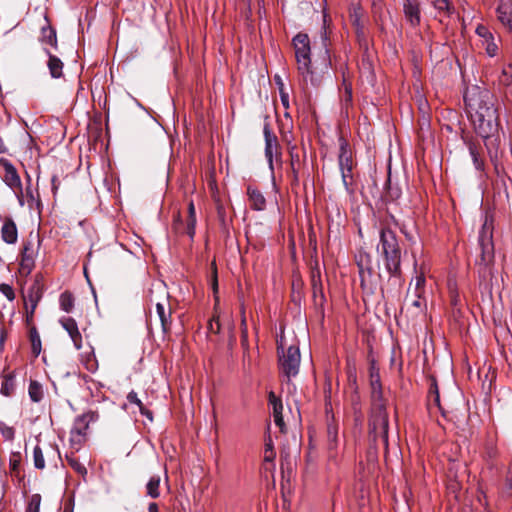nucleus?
<instances>
[{
    "instance_id": "obj_1",
    "label": "nucleus",
    "mask_w": 512,
    "mask_h": 512,
    "mask_svg": "<svg viewBox=\"0 0 512 512\" xmlns=\"http://www.w3.org/2000/svg\"><path fill=\"white\" fill-rule=\"evenodd\" d=\"M468 113L476 133L483 139L492 161L499 155V116L494 95L480 87L473 86L464 94Z\"/></svg>"
},
{
    "instance_id": "obj_2",
    "label": "nucleus",
    "mask_w": 512,
    "mask_h": 512,
    "mask_svg": "<svg viewBox=\"0 0 512 512\" xmlns=\"http://www.w3.org/2000/svg\"><path fill=\"white\" fill-rule=\"evenodd\" d=\"M292 43L299 73L306 82L309 80L312 85H317L318 81L314 75L317 72L324 73L328 71L330 66L329 38L326 29L321 30L319 42H314V47H319V61L315 60L313 64L310 57L311 47L308 35L298 33L293 38Z\"/></svg>"
},
{
    "instance_id": "obj_3",
    "label": "nucleus",
    "mask_w": 512,
    "mask_h": 512,
    "mask_svg": "<svg viewBox=\"0 0 512 512\" xmlns=\"http://www.w3.org/2000/svg\"><path fill=\"white\" fill-rule=\"evenodd\" d=\"M377 251L384 259L386 270L391 275H397L400 272L401 249L392 230L388 228L381 229Z\"/></svg>"
},
{
    "instance_id": "obj_4",
    "label": "nucleus",
    "mask_w": 512,
    "mask_h": 512,
    "mask_svg": "<svg viewBox=\"0 0 512 512\" xmlns=\"http://www.w3.org/2000/svg\"><path fill=\"white\" fill-rule=\"evenodd\" d=\"M370 437L376 447L378 439H380L385 447L388 445V414L383 399L379 397L373 402L372 413L370 419Z\"/></svg>"
},
{
    "instance_id": "obj_5",
    "label": "nucleus",
    "mask_w": 512,
    "mask_h": 512,
    "mask_svg": "<svg viewBox=\"0 0 512 512\" xmlns=\"http://www.w3.org/2000/svg\"><path fill=\"white\" fill-rule=\"evenodd\" d=\"M279 368L281 373L287 378V384L299 373L301 355L297 346L291 345L285 349L282 343L278 344Z\"/></svg>"
},
{
    "instance_id": "obj_6",
    "label": "nucleus",
    "mask_w": 512,
    "mask_h": 512,
    "mask_svg": "<svg viewBox=\"0 0 512 512\" xmlns=\"http://www.w3.org/2000/svg\"><path fill=\"white\" fill-rule=\"evenodd\" d=\"M339 168L341 172L343 186L347 193L352 194L353 189V160L351 151L347 147L346 142L340 145Z\"/></svg>"
},
{
    "instance_id": "obj_7",
    "label": "nucleus",
    "mask_w": 512,
    "mask_h": 512,
    "mask_svg": "<svg viewBox=\"0 0 512 512\" xmlns=\"http://www.w3.org/2000/svg\"><path fill=\"white\" fill-rule=\"evenodd\" d=\"M0 166L4 170L2 179L16 194L22 193V182L15 166L6 158H0Z\"/></svg>"
},
{
    "instance_id": "obj_8",
    "label": "nucleus",
    "mask_w": 512,
    "mask_h": 512,
    "mask_svg": "<svg viewBox=\"0 0 512 512\" xmlns=\"http://www.w3.org/2000/svg\"><path fill=\"white\" fill-rule=\"evenodd\" d=\"M492 231L491 227L488 225L487 220L483 224L482 230L479 236V242L482 249V262L487 265L491 258L493 252V245L491 242Z\"/></svg>"
},
{
    "instance_id": "obj_9",
    "label": "nucleus",
    "mask_w": 512,
    "mask_h": 512,
    "mask_svg": "<svg viewBox=\"0 0 512 512\" xmlns=\"http://www.w3.org/2000/svg\"><path fill=\"white\" fill-rule=\"evenodd\" d=\"M263 134L265 138V157L268 161L269 168L273 170V155L277 152L278 140L267 122L264 124Z\"/></svg>"
},
{
    "instance_id": "obj_10",
    "label": "nucleus",
    "mask_w": 512,
    "mask_h": 512,
    "mask_svg": "<svg viewBox=\"0 0 512 512\" xmlns=\"http://www.w3.org/2000/svg\"><path fill=\"white\" fill-rule=\"evenodd\" d=\"M62 327L68 332L70 338L76 349L82 347V336L79 332L76 321L71 317H64L60 319Z\"/></svg>"
},
{
    "instance_id": "obj_11",
    "label": "nucleus",
    "mask_w": 512,
    "mask_h": 512,
    "mask_svg": "<svg viewBox=\"0 0 512 512\" xmlns=\"http://www.w3.org/2000/svg\"><path fill=\"white\" fill-rule=\"evenodd\" d=\"M403 9L406 19L412 26L420 24V9L416 0H404Z\"/></svg>"
},
{
    "instance_id": "obj_12",
    "label": "nucleus",
    "mask_w": 512,
    "mask_h": 512,
    "mask_svg": "<svg viewBox=\"0 0 512 512\" xmlns=\"http://www.w3.org/2000/svg\"><path fill=\"white\" fill-rule=\"evenodd\" d=\"M499 21L512 29V0H500L497 8Z\"/></svg>"
},
{
    "instance_id": "obj_13",
    "label": "nucleus",
    "mask_w": 512,
    "mask_h": 512,
    "mask_svg": "<svg viewBox=\"0 0 512 512\" xmlns=\"http://www.w3.org/2000/svg\"><path fill=\"white\" fill-rule=\"evenodd\" d=\"M2 240L7 244H14L18 238L16 224L12 219H6L1 228Z\"/></svg>"
},
{
    "instance_id": "obj_14",
    "label": "nucleus",
    "mask_w": 512,
    "mask_h": 512,
    "mask_svg": "<svg viewBox=\"0 0 512 512\" xmlns=\"http://www.w3.org/2000/svg\"><path fill=\"white\" fill-rule=\"evenodd\" d=\"M247 194L249 197L251 208L257 211H262L265 209L266 200L259 190L249 186L247 189Z\"/></svg>"
},
{
    "instance_id": "obj_15",
    "label": "nucleus",
    "mask_w": 512,
    "mask_h": 512,
    "mask_svg": "<svg viewBox=\"0 0 512 512\" xmlns=\"http://www.w3.org/2000/svg\"><path fill=\"white\" fill-rule=\"evenodd\" d=\"M48 55V62L47 66L50 72V75L52 78H60L63 73V62L53 54H51L49 51H47Z\"/></svg>"
},
{
    "instance_id": "obj_16",
    "label": "nucleus",
    "mask_w": 512,
    "mask_h": 512,
    "mask_svg": "<svg viewBox=\"0 0 512 512\" xmlns=\"http://www.w3.org/2000/svg\"><path fill=\"white\" fill-rule=\"evenodd\" d=\"M433 6L438 12L437 17L440 22H443L444 19L448 18L453 10L448 0H433Z\"/></svg>"
},
{
    "instance_id": "obj_17",
    "label": "nucleus",
    "mask_w": 512,
    "mask_h": 512,
    "mask_svg": "<svg viewBox=\"0 0 512 512\" xmlns=\"http://www.w3.org/2000/svg\"><path fill=\"white\" fill-rule=\"evenodd\" d=\"M88 428V422L84 416L78 417L75 420L73 428L71 430V434L73 436V440L80 441V438L86 434V430Z\"/></svg>"
},
{
    "instance_id": "obj_18",
    "label": "nucleus",
    "mask_w": 512,
    "mask_h": 512,
    "mask_svg": "<svg viewBox=\"0 0 512 512\" xmlns=\"http://www.w3.org/2000/svg\"><path fill=\"white\" fill-rule=\"evenodd\" d=\"M15 389L14 376L12 374L5 375L1 382L0 392L2 395L11 396Z\"/></svg>"
},
{
    "instance_id": "obj_19",
    "label": "nucleus",
    "mask_w": 512,
    "mask_h": 512,
    "mask_svg": "<svg viewBox=\"0 0 512 512\" xmlns=\"http://www.w3.org/2000/svg\"><path fill=\"white\" fill-rule=\"evenodd\" d=\"M127 400L129 403L137 405L142 415L146 416L150 420L153 419L152 413L144 407L142 401L139 399L135 391H131L130 393H128Z\"/></svg>"
},
{
    "instance_id": "obj_20",
    "label": "nucleus",
    "mask_w": 512,
    "mask_h": 512,
    "mask_svg": "<svg viewBox=\"0 0 512 512\" xmlns=\"http://www.w3.org/2000/svg\"><path fill=\"white\" fill-rule=\"evenodd\" d=\"M159 485L160 477L158 475L152 476L146 485L147 495L151 498H158L160 495Z\"/></svg>"
},
{
    "instance_id": "obj_21",
    "label": "nucleus",
    "mask_w": 512,
    "mask_h": 512,
    "mask_svg": "<svg viewBox=\"0 0 512 512\" xmlns=\"http://www.w3.org/2000/svg\"><path fill=\"white\" fill-rule=\"evenodd\" d=\"M74 306V298L69 292H64L60 296V307L63 311L69 313Z\"/></svg>"
},
{
    "instance_id": "obj_22",
    "label": "nucleus",
    "mask_w": 512,
    "mask_h": 512,
    "mask_svg": "<svg viewBox=\"0 0 512 512\" xmlns=\"http://www.w3.org/2000/svg\"><path fill=\"white\" fill-rule=\"evenodd\" d=\"M371 386H372L373 402H375V400H378L379 396L382 399V395H381V391H380L379 375L377 373H374V371L371 372Z\"/></svg>"
},
{
    "instance_id": "obj_23",
    "label": "nucleus",
    "mask_w": 512,
    "mask_h": 512,
    "mask_svg": "<svg viewBox=\"0 0 512 512\" xmlns=\"http://www.w3.org/2000/svg\"><path fill=\"white\" fill-rule=\"evenodd\" d=\"M28 392L33 402H39L42 399V388L36 381L30 383Z\"/></svg>"
},
{
    "instance_id": "obj_24",
    "label": "nucleus",
    "mask_w": 512,
    "mask_h": 512,
    "mask_svg": "<svg viewBox=\"0 0 512 512\" xmlns=\"http://www.w3.org/2000/svg\"><path fill=\"white\" fill-rule=\"evenodd\" d=\"M33 462H34L35 468L40 469V470L45 468V460H44L43 451H42L41 447L38 445H36L33 450Z\"/></svg>"
},
{
    "instance_id": "obj_25",
    "label": "nucleus",
    "mask_w": 512,
    "mask_h": 512,
    "mask_svg": "<svg viewBox=\"0 0 512 512\" xmlns=\"http://www.w3.org/2000/svg\"><path fill=\"white\" fill-rule=\"evenodd\" d=\"M156 311L160 318L163 330H166L168 326V319L170 317V311L166 313L164 305L159 302L156 304Z\"/></svg>"
},
{
    "instance_id": "obj_26",
    "label": "nucleus",
    "mask_w": 512,
    "mask_h": 512,
    "mask_svg": "<svg viewBox=\"0 0 512 512\" xmlns=\"http://www.w3.org/2000/svg\"><path fill=\"white\" fill-rule=\"evenodd\" d=\"M290 156H291V170H292L293 181L298 182L297 166L300 164V158H299L298 153L294 152V148L291 149Z\"/></svg>"
},
{
    "instance_id": "obj_27",
    "label": "nucleus",
    "mask_w": 512,
    "mask_h": 512,
    "mask_svg": "<svg viewBox=\"0 0 512 512\" xmlns=\"http://www.w3.org/2000/svg\"><path fill=\"white\" fill-rule=\"evenodd\" d=\"M41 298V288L40 286L35 283L30 289H29V300L32 303V309H34L37 305V302Z\"/></svg>"
},
{
    "instance_id": "obj_28",
    "label": "nucleus",
    "mask_w": 512,
    "mask_h": 512,
    "mask_svg": "<svg viewBox=\"0 0 512 512\" xmlns=\"http://www.w3.org/2000/svg\"><path fill=\"white\" fill-rule=\"evenodd\" d=\"M28 251L29 247L25 246L21 259V268L23 270L27 269L30 271L31 267L33 266V258L28 254Z\"/></svg>"
},
{
    "instance_id": "obj_29",
    "label": "nucleus",
    "mask_w": 512,
    "mask_h": 512,
    "mask_svg": "<svg viewBox=\"0 0 512 512\" xmlns=\"http://www.w3.org/2000/svg\"><path fill=\"white\" fill-rule=\"evenodd\" d=\"M425 284V277L423 274L417 275L415 277V286H414V296L420 297L423 293V287Z\"/></svg>"
},
{
    "instance_id": "obj_30",
    "label": "nucleus",
    "mask_w": 512,
    "mask_h": 512,
    "mask_svg": "<svg viewBox=\"0 0 512 512\" xmlns=\"http://www.w3.org/2000/svg\"><path fill=\"white\" fill-rule=\"evenodd\" d=\"M0 431H1V434L2 436L8 440V441H12L14 439V428L7 425L6 423L4 422H0Z\"/></svg>"
},
{
    "instance_id": "obj_31",
    "label": "nucleus",
    "mask_w": 512,
    "mask_h": 512,
    "mask_svg": "<svg viewBox=\"0 0 512 512\" xmlns=\"http://www.w3.org/2000/svg\"><path fill=\"white\" fill-rule=\"evenodd\" d=\"M500 82L504 85L512 83V62L503 69L502 75L500 76Z\"/></svg>"
},
{
    "instance_id": "obj_32",
    "label": "nucleus",
    "mask_w": 512,
    "mask_h": 512,
    "mask_svg": "<svg viewBox=\"0 0 512 512\" xmlns=\"http://www.w3.org/2000/svg\"><path fill=\"white\" fill-rule=\"evenodd\" d=\"M429 393H430V396L433 398V402L440 408H441V405H440V396H439V391H438V385L436 383V381L433 379L432 382H431V385H430V388H429Z\"/></svg>"
},
{
    "instance_id": "obj_33",
    "label": "nucleus",
    "mask_w": 512,
    "mask_h": 512,
    "mask_svg": "<svg viewBox=\"0 0 512 512\" xmlns=\"http://www.w3.org/2000/svg\"><path fill=\"white\" fill-rule=\"evenodd\" d=\"M275 458V452L273 450L272 440L269 438L265 443L264 460L273 461Z\"/></svg>"
},
{
    "instance_id": "obj_34",
    "label": "nucleus",
    "mask_w": 512,
    "mask_h": 512,
    "mask_svg": "<svg viewBox=\"0 0 512 512\" xmlns=\"http://www.w3.org/2000/svg\"><path fill=\"white\" fill-rule=\"evenodd\" d=\"M43 37L49 44L56 46V32L53 29H43Z\"/></svg>"
},
{
    "instance_id": "obj_35",
    "label": "nucleus",
    "mask_w": 512,
    "mask_h": 512,
    "mask_svg": "<svg viewBox=\"0 0 512 512\" xmlns=\"http://www.w3.org/2000/svg\"><path fill=\"white\" fill-rule=\"evenodd\" d=\"M469 152H470V155H471V157L473 159V163H474L476 169H481L482 161L480 160L479 154H478V152L476 150V147L473 144H471L469 146Z\"/></svg>"
},
{
    "instance_id": "obj_36",
    "label": "nucleus",
    "mask_w": 512,
    "mask_h": 512,
    "mask_svg": "<svg viewBox=\"0 0 512 512\" xmlns=\"http://www.w3.org/2000/svg\"><path fill=\"white\" fill-rule=\"evenodd\" d=\"M31 341H32L33 352L37 356V355H39V353L41 351V341H40L39 335L36 332L34 334H32Z\"/></svg>"
},
{
    "instance_id": "obj_37",
    "label": "nucleus",
    "mask_w": 512,
    "mask_h": 512,
    "mask_svg": "<svg viewBox=\"0 0 512 512\" xmlns=\"http://www.w3.org/2000/svg\"><path fill=\"white\" fill-rule=\"evenodd\" d=\"M0 291L6 296V298L12 301L15 298L14 291L11 286L7 284L0 285Z\"/></svg>"
},
{
    "instance_id": "obj_38",
    "label": "nucleus",
    "mask_w": 512,
    "mask_h": 512,
    "mask_svg": "<svg viewBox=\"0 0 512 512\" xmlns=\"http://www.w3.org/2000/svg\"><path fill=\"white\" fill-rule=\"evenodd\" d=\"M406 303L407 305H411V306H414L416 308H421L422 306V300H421V296L420 297H415L413 295V298L410 297V290L408 291V295L406 297Z\"/></svg>"
},
{
    "instance_id": "obj_39",
    "label": "nucleus",
    "mask_w": 512,
    "mask_h": 512,
    "mask_svg": "<svg viewBox=\"0 0 512 512\" xmlns=\"http://www.w3.org/2000/svg\"><path fill=\"white\" fill-rule=\"evenodd\" d=\"M195 224H196V218L192 217V219L188 220V227H187V233L192 238L195 233Z\"/></svg>"
},
{
    "instance_id": "obj_40",
    "label": "nucleus",
    "mask_w": 512,
    "mask_h": 512,
    "mask_svg": "<svg viewBox=\"0 0 512 512\" xmlns=\"http://www.w3.org/2000/svg\"><path fill=\"white\" fill-rule=\"evenodd\" d=\"M272 407H273V417L282 415V410H283L282 402H277L276 404L272 405Z\"/></svg>"
},
{
    "instance_id": "obj_41",
    "label": "nucleus",
    "mask_w": 512,
    "mask_h": 512,
    "mask_svg": "<svg viewBox=\"0 0 512 512\" xmlns=\"http://www.w3.org/2000/svg\"><path fill=\"white\" fill-rule=\"evenodd\" d=\"M274 418V422L275 424L280 428V430L282 432H284L285 430V424H284V421H283V416H275L273 417Z\"/></svg>"
},
{
    "instance_id": "obj_42",
    "label": "nucleus",
    "mask_w": 512,
    "mask_h": 512,
    "mask_svg": "<svg viewBox=\"0 0 512 512\" xmlns=\"http://www.w3.org/2000/svg\"><path fill=\"white\" fill-rule=\"evenodd\" d=\"M71 465H72V466H73V468H74L76 471H78L79 473H81V474L86 473V468H85L82 464H80V463H78V462L73 461V462H71Z\"/></svg>"
},
{
    "instance_id": "obj_43",
    "label": "nucleus",
    "mask_w": 512,
    "mask_h": 512,
    "mask_svg": "<svg viewBox=\"0 0 512 512\" xmlns=\"http://www.w3.org/2000/svg\"><path fill=\"white\" fill-rule=\"evenodd\" d=\"M476 32L481 37H486V36L489 35V31L487 30V28L485 26H482V25L477 27Z\"/></svg>"
},
{
    "instance_id": "obj_44",
    "label": "nucleus",
    "mask_w": 512,
    "mask_h": 512,
    "mask_svg": "<svg viewBox=\"0 0 512 512\" xmlns=\"http://www.w3.org/2000/svg\"><path fill=\"white\" fill-rule=\"evenodd\" d=\"M280 97H281V101H282V104L285 106V107H288V93H286L284 91V89L280 88Z\"/></svg>"
},
{
    "instance_id": "obj_45",
    "label": "nucleus",
    "mask_w": 512,
    "mask_h": 512,
    "mask_svg": "<svg viewBox=\"0 0 512 512\" xmlns=\"http://www.w3.org/2000/svg\"><path fill=\"white\" fill-rule=\"evenodd\" d=\"M269 402L271 405H274L277 402H281V400L275 396L274 392H270L269 393Z\"/></svg>"
},
{
    "instance_id": "obj_46",
    "label": "nucleus",
    "mask_w": 512,
    "mask_h": 512,
    "mask_svg": "<svg viewBox=\"0 0 512 512\" xmlns=\"http://www.w3.org/2000/svg\"><path fill=\"white\" fill-rule=\"evenodd\" d=\"M192 217H195V208L193 203L191 202L189 204V219H192Z\"/></svg>"
},
{
    "instance_id": "obj_47",
    "label": "nucleus",
    "mask_w": 512,
    "mask_h": 512,
    "mask_svg": "<svg viewBox=\"0 0 512 512\" xmlns=\"http://www.w3.org/2000/svg\"><path fill=\"white\" fill-rule=\"evenodd\" d=\"M275 82L278 85L279 89L280 88L284 89V83H283V81H282L280 76H275Z\"/></svg>"
},
{
    "instance_id": "obj_48",
    "label": "nucleus",
    "mask_w": 512,
    "mask_h": 512,
    "mask_svg": "<svg viewBox=\"0 0 512 512\" xmlns=\"http://www.w3.org/2000/svg\"><path fill=\"white\" fill-rule=\"evenodd\" d=\"M149 512H158V506L156 503H150L148 507Z\"/></svg>"
},
{
    "instance_id": "obj_49",
    "label": "nucleus",
    "mask_w": 512,
    "mask_h": 512,
    "mask_svg": "<svg viewBox=\"0 0 512 512\" xmlns=\"http://www.w3.org/2000/svg\"><path fill=\"white\" fill-rule=\"evenodd\" d=\"M242 343L245 345L247 343V331L243 330L242 332Z\"/></svg>"
},
{
    "instance_id": "obj_50",
    "label": "nucleus",
    "mask_w": 512,
    "mask_h": 512,
    "mask_svg": "<svg viewBox=\"0 0 512 512\" xmlns=\"http://www.w3.org/2000/svg\"><path fill=\"white\" fill-rule=\"evenodd\" d=\"M313 288H314V294L319 290L321 292V287L317 285L316 280L313 279Z\"/></svg>"
},
{
    "instance_id": "obj_51",
    "label": "nucleus",
    "mask_w": 512,
    "mask_h": 512,
    "mask_svg": "<svg viewBox=\"0 0 512 512\" xmlns=\"http://www.w3.org/2000/svg\"><path fill=\"white\" fill-rule=\"evenodd\" d=\"M217 278H216V274L214 275V279H213V283H212V286H213V289L214 291H216L217 289Z\"/></svg>"
},
{
    "instance_id": "obj_52",
    "label": "nucleus",
    "mask_w": 512,
    "mask_h": 512,
    "mask_svg": "<svg viewBox=\"0 0 512 512\" xmlns=\"http://www.w3.org/2000/svg\"><path fill=\"white\" fill-rule=\"evenodd\" d=\"M509 488L512 490V478L508 481Z\"/></svg>"
},
{
    "instance_id": "obj_53",
    "label": "nucleus",
    "mask_w": 512,
    "mask_h": 512,
    "mask_svg": "<svg viewBox=\"0 0 512 512\" xmlns=\"http://www.w3.org/2000/svg\"><path fill=\"white\" fill-rule=\"evenodd\" d=\"M346 91H347V93H348V100H350V99H351V92H350V91H348V89H347V88H346Z\"/></svg>"
},
{
    "instance_id": "obj_54",
    "label": "nucleus",
    "mask_w": 512,
    "mask_h": 512,
    "mask_svg": "<svg viewBox=\"0 0 512 512\" xmlns=\"http://www.w3.org/2000/svg\"><path fill=\"white\" fill-rule=\"evenodd\" d=\"M3 341H4V336H3V335H1V337H0V343H2Z\"/></svg>"
}]
</instances>
